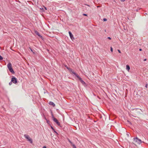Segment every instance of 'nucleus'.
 <instances>
[{
  "label": "nucleus",
  "mask_w": 148,
  "mask_h": 148,
  "mask_svg": "<svg viewBox=\"0 0 148 148\" xmlns=\"http://www.w3.org/2000/svg\"><path fill=\"white\" fill-rule=\"evenodd\" d=\"M7 66L9 70L10 71V72L13 74H14L15 73V72H14L12 68V65L11 63L10 62L8 64Z\"/></svg>",
  "instance_id": "obj_1"
},
{
  "label": "nucleus",
  "mask_w": 148,
  "mask_h": 148,
  "mask_svg": "<svg viewBox=\"0 0 148 148\" xmlns=\"http://www.w3.org/2000/svg\"><path fill=\"white\" fill-rule=\"evenodd\" d=\"M134 141L135 142L137 143L138 144H140L142 143H144L143 141H142L141 140L139 139L137 137L134 138H133Z\"/></svg>",
  "instance_id": "obj_2"
},
{
  "label": "nucleus",
  "mask_w": 148,
  "mask_h": 148,
  "mask_svg": "<svg viewBox=\"0 0 148 148\" xmlns=\"http://www.w3.org/2000/svg\"><path fill=\"white\" fill-rule=\"evenodd\" d=\"M24 136L26 139H27V140L29 141L30 143H32V140L30 137L29 135H27L26 134H25L24 135Z\"/></svg>",
  "instance_id": "obj_3"
},
{
  "label": "nucleus",
  "mask_w": 148,
  "mask_h": 148,
  "mask_svg": "<svg viewBox=\"0 0 148 148\" xmlns=\"http://www.w3.org/2000/svg\"><path fill=\"white\" fill-rule=\"evenodd\" d=\"M11 82L14 84H16L17 83V79L14 76H12L11 79Z\"/></svg>",
  "instance_id": "obj_4"
},
{
  "label": "nucleus",
  "mask_w": 148,
  "mask_h": 148,
  "mask_svg": "<svg viewBox=\"0 0 148 148\" xmlns=\"http://www.w3.org/2000/svg\"><path fill=\"white\" fill-rule=\"evenodd\" d=\"M53 121L55 122L56 124L58 125L59 126L61 127V126L60 125V123L58 121V120L56 118H54V119L53 120Z\"/></svg>",
  "instance_id": "obj_5"
},
{
  "label": "nucleus",
  "mask_w": 148,
  "mask_h": 148,
  "mask_svg": "<svg viewBox=\"0 0 148 148\" xmlns=\"http://www.w3.org/2000/svg\"><path fill=\"white\" fill-rule=\"evenodd\" d=\"M69 33L71 38V39L72 40H73V39H74L73 35L72 34L71 32L70 31H69Z\"/></svg>",
  "instance_id": "obj_6"
},
{
  "label": "nucleus",
  "mask_w": 148,
  "mask_h": 148,
  "mask_svg": "<svg viewBox=\"0 0 148 148\" xmlns=\"http://www.w3.org/2000/svg\"><path fill=\"white\" fill-rule=\"evenodd\" d=\"M35 33L39 37H40V38H42V36H41V35H40V34H39V33L37 31H35Z\"/></svg>",
  "instance_id": "obj_7"
},
{
  "label": "nucleus",
  "mask_w": 148,
  "mask_h": 148,
  "mask_svg": "<svg viewBox=\"0 0 148 148\" xmlns=\"http://www.w3.org/2000/svg\"><path fill=\"white\" fill-rule=\"evenodd\" d=\"M72 73L74 74L78 79L80 77L74 71L72 72Z\"/></svg>",
  "instance_id": "obj_8"
},
{
  "label": "nucleus",
  "mask_w": 148,
  "mask_h": 148,
  "mask_svg": "<svg viewBox=\"0 0 148 148\" xmlns=\"http://www.w3.org/2000/svg\"><path fill=\"white\" fill-rule=\"evenodd\" d=\"M81 83L84 86H86V84L85 82L82 79L80 81Z\"/></svg>",
  "instance_id": "obj_9"
},
{
  "label": "nucleus",
  "mask_w": 148,
  "mask_h": 148,
  "mask_svg": "<svg viewBox=\"0 0 148 148\" xmlns=\"http://www.w3.org/2000/svg\"><path fill=\"white\" fill-rule=\"evenodd\" d=\"M49 104L51 105L53 107H54L55 106V104L52 101L49 102Z\"/></svg>",
  "instance_id": "obj_10"
},
{
  "label": "nucleus",
  "mask_w": 148,
  "mask_h": 148,
  "mask_svg": "<svg viewBox=\"0 0 148 148\" xmlns=\"http://www.w3.org/2000/svg\"><path fill=\"white\" fill-rule=\"evenodd\" d=\"M126 69L128 71H129L130 69V67L129 65H127L126 66Z\"/></svg>",
  "instance_id": "obj_11"
},
{
  "label": "nucleus",
  "mask_w": 148,
  "mask_h": 148,
  "mask_svg": "<svg viewBox=\"0 0 148 148\" xmlns=\"http://www.w3.org/2000/svg\"><path fill=\"white\" fill-rule=\"evenodd\" d=\"M67 69H68L70 71H71L72 72H72L73 71H72V69H71L69 67H67Z\"/></svg>",
  "instance_id": "obj_12"
},
{
  "label": "nucleus",
  "mask_w": 148,
  "mask_h": 148,
  "mask_svg": "<svg viewBox=\"0 0 148 148\" xmlns=\"http://www.w3.org/2000/svg\"><path fill=\"white\" fill-rule=\"evenodd\" d=\"M51 113L52 119L53 120L54 119V118H56L54 117V116L53 115V114L52 113V111H51Z\"/></svg>",
  "instance_id": "obj_13"
},
{
  "label": "nucleus",
  "mask_w": 148,
  "mask_h": 148,
  "mask_svg": "<svg viewBox=\"0 0 148 148\" xmlns=\"http://www.w3.org/2000/svg\"><path fill=\"white\" fill-rule=\"evenodd\" d=\"M29 49H30V50L33 53H34V52L33 51V50L30 47H29Z\"/></svg>",
  "instance_id": "obj_14"
},
{
  "label": "nucleus",
  "mask_w": 148,
  "mask_h": 148,
  "mask_svg": "<svg viewBox=\"0 0 148 148\" xmlns=\"http://www.w3.org/2000/svg\"><path fill=\"white\" fill-rule=\"evenodd\" d=\"M72 146L73 148H77L75 145L74 144H73Z\"/></svg>",
  "instance_id": "obj_15"
},
{
  "label": "nucleus",
  "mask_w": 148,
  "mask_h": 148,
  "mask_svg": "<svg viewBox=\"0 0 148 148\" xmlns=\"http://www.w3.org/2000/svg\"><path fill=\"white\" fill-rule=\"evenodd\" d=\"M107 20V19L106 18H104L103 19V21H106Z\"/></svg>",
  "instance_id": "obj_16"
},
{
  "label": "nucleus",
  "mask_w": 148,
  "mask_h": 148,
  "mask_svg": "<svg viewBox=\"0 0 148 148\" xmlns=\"http://www.w3.org/2000/svg\"><path fill=\"white\" fill-rule=\"evenodd\" d=\"M3 59V58L2 56L0 55V60H2Z\"/></svg>",
  "instance_id": "obj_17"
},
{
  "label": "nucleus",
  "mask_w": 148,
  "mask_h": 148,
  "mask_svg": "<svg viewBox=\"0 0 148 148\" xmlns=\"http://www.w3.org/2000/svg\"><path fill=\"white\" fill-rule=\"evenodd\" d=\"M110 51L112 52H113V49L112 47H110Z\"/></svg>",
  "instance_id": "obj_18"
},
{
  "label": "nucleus",
  "mask_w": 148,
  "mask_h": 148,
  "mask_svg": "<svg viewBox=\"0 0 148 148\" xmlns=\"http://www.w3.org/2000/svg\"><path fill=\"white\" fill-rule=\"evenodd\" d=\"M51 129L52 130H54V128H53V127L52 126H51Z\"/></svg>",
  "instance_id": "obj_19"
},
{
  "label": "nucleus",
  "mask_w": 148,
  "mask_h": 148,
  "mask_svg": "<svg viewBox=\"0 0 148 148\" xmlns=\"http://www.w3.org/2000/svg\"><path fill=\"white\" fill-rule=\"evenodd\" d=\"M83 15H84V16H87V14H83Z\"/></svg>",
  "instance_id": "obj_20"
},
{
  "label": "nucleus",
  "mask_w": 148,
  "mask_h": 148,
  "mask_svg": "<svg viewBox=\"0 0 148 148\" xmlns=\"http://www.w3.org/2000/svg\"><path fill=\"white\" fill-rule=\"evenodd\" d=\"M12 82H11V81L10 82H9V85H11V84H12Z\"/></svg>",
  "instance_id": "obj_21"
},
{
  "label": "nucleus",
  "mask_w": 148,
  "mask_h": 148,
  "mask_svg": "<svg viewBox=\"0 0 148 148\" xmlns=\"http://www.w3.org/2000/svg\"><path fill=\"white\" fill-rule=\"evenodd\" d=\"M68 141H69V142L70 143H71V141L69 140V138H68Z\"/></svg>",
  "instance_id": "obj_22"
},
{
  "label": "nucleus",
  "mask_w": 148,
  "mask_h": 148,
  "mask_svg": "<svg viewBox=\"0 0 148 148\" xmlns=\"http://www.w3.org/2000/svg\"><path fill=\"white\" fill-rule=\"evenodd\" d=\"M147 86H148V84H146L145 85V87L146 88H147Z\"/></svg>",
  "instance_id": "obj_23"
},
{
  "label": "nucleus",
  "mask_w": 148,
  "mask_h": 148,
  "mask_svg": "<svg viewBox=\"0 0 148 148\" xmlns=\"http://www.w3.org/2000/svg\"><path fill=\"white\" fill-rule=\"evenodd\" d=\"M78 79L80 81L81 80H82V79L80 77L78 78Z\"/></svg>",
  "instance_id": "obj_24"
},
{
  "label": "nucleus",
  "mask_w": 148,
  "mask_h": 148,
  "mask_svg": "<svg viewBox=\"0 0 148 148\" xmlns=\"http://www.w3.org/2000/svg\"><path fill=\"white\" fill-rule=\"evenodd\" d=\"M118 51L119 52V53H121V51H120V50H119V49H118Z\"/></svg>",
  "instance_id": "obj_25"
},
{
  "label": "nucleus",
  "mask_w": 148,
  "mask_h": 148,
  "mask_svg": "<svg viewBox=\"0 0 148 148\" xmlns=\"http://www.w3.org/2000/svg\"><path fill=\"white\" fill-rule=\"evenodd\" d=\"M53 131L54 132L56 133L57 134H58V133L55 130H53Z\"/></svg>",
  "instance_id": "obj_26"
},
{
  "label": "nucleus",
  "mask_w": 148,
  "mask_h": 148,
  "mask_svg": "<svg viewBox=\"0 0 148 148\" xmlns=\"http://www.w3.org/2000/svg\"><path fill=\"white\" fill-rule=\"evenodd\" d=\"M120 1L121 2H124V1H125V0H120Z\"/></svg>",
  "instance_id": "obj_27"
},
{
  "label": "nucleus",
  "mask_w": 148,
  "mask_h": 148,
  "mask_svg": "<svg viewBox=\"0 0 148 148\" xmlns=\"http://www.w3.org/2000/svg\"><path fill=\"white\" fill-rule=\"evenodd\" d=\"M107 38H108V39H109V40H111V38L110 37H108Z\"/></svg>",
  "instance_id": "obj_28"
},
{
  "label": "nucleus",
  "mask_w": 148,
  "mask_h": 148,
  "mask_svg": "<svg viewBox=\"0 0 148 148\" xmlns=\"http://www.w3.org/2000/svg\"><path fill=\"white\" fill-rule=\"evenodd\" d=\"M70 144L72 146L73 144L72 142L70 143Z\"/></svg>",
  "instance_id": "obj_29"
},
{
  "label": "nucleus",
  "mask_w": 148,
  "mask_h": 148,
  "mask_svg": "<svg viewBox=\"0 0 148 148\" xmlns=\"http://www.w3.org/2000/svg\"><path fill=\"white\" fill-rule=\"evenodd\" d=\"M139 50L140 51H142V49H140Z\"/></svg>",
  "instance_id": "obj_30"
},
{
  "label": "nucleus",
  "mask_w": 148,
  "mask_h": 148,
  "mask_svg": "<svg viewBox=\"0 0 148 148\" xmlns=\"http://www.w3.org/2000/svg\"><path fill=\"white\" fill-rule=\"evenodd\" d=\"M49 121H47V123H49Z\"/></svg>",
  "instance_id": "obj_31"
},
{
  "label": "nucleus",
  "mask_w": 148,
  "mask_h": 148,
  "mask_svg": "<svg viewBox=\"0 0 148 148\" xmlns=\"http://www.w3.org/2000/svg\"><path fill=\"white\" fill-rule=\"evenodd\" d=\"M127 135L128 136H129V135L128 134H127Z\"/></svg>",
  "instance_id": "obj_32"
},
{
  "label": "nucleus",
  "mask_w": 148,
  "mask_h": 148,
  "mask_svg": "<svg viewBox=\"0 0 148 148\" xmlns=\"http://www.w3.org/2000/svg\"><path fill=\"white\" fill-rule=\"evenodd\" d=\"M43 148H47L45 146H44L43 147Z\"/></svg>",
  "instance_id": "obj_33"
},
{
  "label": "nucleus",
  "mask_w": 148,
  "mask_h": 148,
  "mask_svg": "<svg viewBox=\"0 0 148 148\" xmlns=\"http://www.w3.org/2000/svg\"><path fill=\"white\" fill-rule=\"evenodd\" d=\"M44 8H45V10H47V8L46 7H44Z\"/></svg>",
  "instance_id": "obj_34"
},
{
  "label": "nucleus",
  "mask_w": 148,
  "mask_h": 148,
  "mask_svg": "<svg viewBox=\"0 0 148 148\" xmlns=\"http://www.w3.org/2000/svg\"><path fill=\"white\" fill-rule=\"evenodd\" d=\"M147 60V59H145L144 60V61H146Z\"/></svg>",
  "instance_id": "obj_35"
},
{
  "label": "nucleus",
  "mask_w": 148,
  "mask_h": 148,
  "mask_svg": "<svg viewBox=\"0 0 148 148\" xmlns=\"http://www.w3.org/2000/svg\"><path fill=\"white\" fill-rule=\"evenodd\" d=\"M86 5H87V6H89L90 7V6L89 5H88V4H86Z\"/></svg>",
  "instance_id": "obj_36"
},
{
  "label": "nucleus",
  "mask_w": 148,
  "mask_h": 148,
  "mask_svg": "<svg viewBox=\"0 0 148 148\" xmlns=\"http://www.w3.org/2000/svg\"><path fill=\"white\" fill-rule=\"evenodd\" d=\"M42 11H44V9L43 8H42Z\"/></svg>",
  "instance_id": "obj_37"
},
{
  "label": "nucleus",
  "mask_w": 148,
  "mask_h": 148,
  "mask_svg": "<svg viewBox=\"0 0 148 148\" xmlns=\"http://www.w3.org/2000/svg\"><path fill=\"white\" fill-rule=\"evenodd\" d=\"M65 67H66V68L67 67H68L66 65H65Z\"/></svg>",
  "instance_id": "obj_38"
}]
</instances>
